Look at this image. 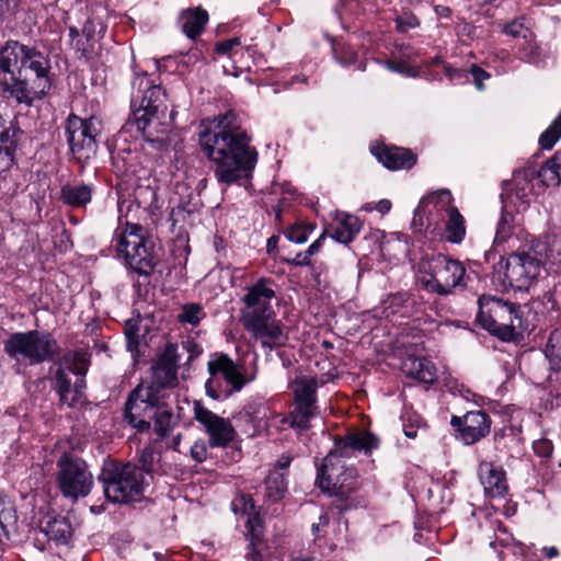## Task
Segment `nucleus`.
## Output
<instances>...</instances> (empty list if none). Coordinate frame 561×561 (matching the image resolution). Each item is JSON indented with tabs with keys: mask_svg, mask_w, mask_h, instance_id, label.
I'll list each match as a JSON object with an SVG mask.
<instances>
[{
	"mask_svg": "<svg viewBox=\"0 0 561 561\" xmlns=\"http://www.w3.org/2000/svg\"><path fill=\"white\" fill-rule=\"evenodd\" d=\"M206 318V312L199 304L191 302L182 306L176 319L182 324L198 325Z\"/></svg>",
	"mask_w": 561,
	"mask_h": 561,
	"instance_id": "nucleus-42",
	"label": "nucleus"
},
{
	"mask_svg": "<svg viewBox=\"0 0 561 561\" xmlns=\"http://www.w3.org/2000/svg\"><path fill=\"white\" fill-rule=\"evenodd\" d=\"M540 551L548 559L557 558L560 554L559 549L554 546L542 547Z\"/></svg>",
	"mask_w": 561,
	"mask_h": 561,
	"instance_id": "nucleus-64",
	"label": "nucleus"
},
{
	"mask_svg": "<svg viewBox=\"0 0 561 561\" xmlns=\"http://www.w3.org/2000/svg\"><path fill=\"white\" fill-rule=\"evenodd\" d=\"M537 178L547 186H556L561 183V151L546 162L537 172Z\"/></svg>",
	"mask_w": 561,
	"mask_h": 561,
	"instance_id": "nucleus-39",
	"label": "nucleus"
},
{
	"mask_svg": "<svg viewBox=\"0 0 561 561\" xmlns=\"http://www.w3.org/2000/svg\"><path fill=\"white\" fill-rule=\"evenodd\" d=\"M449 208H456L453 205L451 193L448 190L433 192L420 201L414 211L413 225L424 226V219L430 225V217L433 215V211L448 214Z\"/></svg>",
	"mask_w": 561,
	"mask_h": 561,
	"instance_id": "nucleus-24",
	"label": "nucleus"
},
{
	"mask_svg": "<svg viewBox=\"0 0 561 561\" xmlns=\"http://www.w3.org/2000/svg\"><path fill=\"white\" fill-rule=\"evenodd\" d=\"M273 298H275V290L272 279L262 277L249 286L247 294L242 297L244 308L241 311V321L275 312L272 307Z\"/></svg>",
	"mask_w": 561,
	"mask_h": 561,
	"instance_id": "nucleus-18",
	"label": "nucleus"
},
{
	"mask_svg": "<svg viewBox=\"0 0 561 561\" xmlns=\"http://www.w3.org/2000/svg\"><path fill=\"white\" fill-rule=\"evenodd\" d=\"M133 119L122 129H136L142 137L159 148L168 146L165 134L172 126V111L169 112L164 90L154 84L146 75L137 76L133 81L131 94Z\"/></svg>",
	"mask_w": 561,
	"mask_h": 561,
	"instance_id": "nucleus-3",
	"label": "nucleus"
},
{
	"mask_svg": "<svg viewBox=\"0 0 561 561\" xmlns=\"http://www.w3.org/2000/svg\"><path fill=\"white\" fill-rule=\"evenodd\" d=\"M546 356L554 369L561 367V329L551 332L546 347Z\"/></svg>",
	"mask_w": 561,
	"mask_h": 561,
	"instance_id": "nucleus-43",
	"label": "nucleus"
},
{
	"mask_svg": "<svg viewBox=\"0 0 561 561\" xmlns=\"http://www.w3.org/2000/svg\"><path fill=\"white\" fill-rule=\"evenodd\" d=\"M89 356L83 351L65 354L51 377V388L62 405H73L85 388L84 376L89 368Z\"/></svg>",
	"mask_w": 561,
	"mask_h": 561,
	"instance_id": "nucleus-6",
	"label": "nucleus"
},
{
	"mask_svg": "<svg viewBox=\"0 0 561 561\" xmlns=\"http://www.w3.org/2000/svg\"><path fill=\"white\" fill-rule=\"evenodd\" d=\"M99 480L103 484L106 499L113 503H128L139 497L148 479L136 465L106 462Z\"/></svg>",
	"mask_w": 561,
	"mask_h": 561,
	"instance_id": "nucleus-5",
	"label": "nucleus"
},
{
	"mask_svg": "<svg viewBox=\"0 0 561 561\" xmlns=\"http://www.w3.org/2000/svg\"><path fill=\"white\" fill-rule=\"evenodd\" d=\"M154 432L160 437H165L171 433L178 423V417L173 413L172 408L165 401V397L160 402L154 413Z\"/></svg>",
	"mask_w": 561,
	"mask_h": 561,
	"instance_id": "nucleus-34",
	"label": "nucleus"
},
{
	"mask_svg": "<svg viewBox=\"0 0 561 561\" xmlns=\"http://www.w3.org/2000/svg\"><path fill=\"white\" fill-rule=\"evenodd\" d=\"M503 33L513 37H522L524 39H527L528 36L531 35V32L524 25L523 21L519 19L505 24L503 27Z\"/></svg>",
	"mask_w": 561,
	"mask_h": 561,
	"instance_id": "nucleus-48",
	"label": "nucleus"
},
{
	"mask_svg": "<svg viewBox=\"0 0 561 561\" xmlns=\"http://www.w3.org/2000/svg\"><path fill=\"white\" fill-rule=\"evenodd\" d=\"M179 353V346L169 343L163 354L152 366V382L149 386H156L161 392L164 388H170L178 382V364L182 357Z\"/></svg>",
	"mask_w": 561,
	"mask_h": 561,
	"instance_id": "nucleus-20",
	"label": "nucleus"
},
{
	"mask_svg": "<svg viewBox=\"0 0 561 561\" xmlns=\"http://www.w3.org/2000/svg\"><path fill=\"white\" fill-rule=\"evenodd\" d=\"M263 547H264V542L262 541V539L255 540V543L250 541L247 559L249 561H263V558L261 554Z\"/></svg>",
	"mask_w": 561,
	"mask_h": 561,
	"instance_id": "nucleus-57",
	"label": "nucleus"
},
{
	"mask_svg": "<svg viewBox=\"0 0 561 561\" xmlns=\"http://www.w3.org/2000/svg\"><path fill=\"white\" fill-rule=\"evenodd\" d=\"M232 510L234 513L241 512L242 515L247 516L245 528L247 538L249 541L255 543V540L262 539L264 528L262 519L255 511V505L252 497L248 494H241L238 499L232 502Z\"/></svg>",
	"mask_w": 561,
	"mask_h": 561,
	"instance_id": "nucleus-26",
	"label": "nucleus"
},
{
	"mask_svg": "<svg viewBox=\"0 0 561 561\" xmlns=\"http://www.w3.org/2000/svg\"><path fill=\"white\" fill-rule=\"evenodd\" d=\"M95 187L92 183L73 182L61 186L60 201L72 208H85L91 203Z\"/></svg>",
	"mask_w": 561,
	"mask_h": 561,
	"instance_id": "nucleus-30",
	"label": "nucleus"
},
{
	"mask_svg": "<svg viewBox=\"0 0 561 561\" xmlns=\"http://www.w3.org/2000/svg\"><path fill=\"white\" fill-rule=\"evenodd\" d=\"M388 68L393 71L401 73L405 77H416L417 72L410 65L402 60H393L388 62Z\"/></svg>",
	"mask_w": 561,
	"mask_h": 561,
	"instance_id": "nucleus-52",
	"label": "nucleus"
},
{
	"mask_svg": "<svg viewBox=\"0 0 561 561\" xmlns=\"http://www.w3.org/2000/svg\"><path fill=\"white\" fill-rule=\"evenodd\" d=\"M450 423L459 431L461 439L467 445L474 444L488 435L491 425L489 415L483 411H471L463 417L453 416Z\"/></svg>",
	"mask_w": 561,
	"mask_h": 561,
	"instance_id": "nucleus-22",
	"label": "nucleus"
},
{
	"mask_svg": "<svg viewBox=\"0 0 561 561\" xmlns=\"http://www.w3.org/2000/svg\"><path fill=\"white\" fill-rule=\"evenodd\" d=\"M95 33H96V25L93 20H88L81 31V34L83 37L87 38V42H95Z\"/></svg>",
	"mask_w": 561,
	"mask_h": 561,
	"instance_id": "nucleus-60",
	"label": "nucleus"
},
{
	"mask_svg": "<svg viewBox=\"0 0 561 561\" xmlns=\"http://www.w3.org/2000/svg\"><path fill=\"white\" fill-rule=\"evenodd\" d=\"M101 130L102 121L96 116L83 119L71 114L67 118L65 134L69 149L77 161H88L95 154L96 139Z\"/></svg>",
	"mask_w": 561,
	"mask_h": 561,
	"instance_id": "nucleus-11",
	"label": "nucleus"
},
{
	"mask_svg": "<svg viewBox=\"0 0 561 561\" xmlns=\"http://www.w3.org/2000/svg\"><path fill=\"white\" fill-rule=\"evenodd\" d=\"M45 56L19 42H8L0 50V89L18 103L31 104L49 89Z\"/></svg>",
	"mask_w": 561,
	"mask_h": 561,
	"instance_id": "nucleus-2",
	"label": "nucleus"
},
{
	"mask_svg": "<svg viewBox=\"0 0 561 561\" xmlns=\"http://www.w3.org/2000/svg\"><path fill=\"white\" fill-rule=\"evenodd\" d=\"M353 451H364L366 455L370 454L373 449L378 448L379 440L370 432L365 428L358 430L353 426Z\"/></svg>",
	"mask_w": 561,
	"mask_h": 561,
	"instance_id": "nucleus-41",
	"label": "nucleus"
},
{
	"mask_svg": "<svg viewBox=\"0 0 561 561\" xmlns=\"http://www.w3.org/2000/svg\"><path fill=\"white\" fill-rule=\"evenodd\" d=\"M536 172L534 170H523L514 174L512 183L507 184L502 194V203L516 208L520 211L526 208L533 195Z\"/></svg>",
	"mask_w": 561,
	"mask_h": 561,
	"instance_id": "nucleus-21",
	"label": "nucleus"
},
{
	"mask_svg": "<svg viewBox=\"0 0 561 561\" xmlns=\"http://www.w3.org/2000/svg\"><path fill=\"white\" fill-rule=\"evenodd\" d=\"M413 299L407 293L390 295L383 302L386 316L399 314L400 317L411 316Z\"/></svg>",
	"mask_w": 561,
	"mask_h": 561,
	"instance_id": "nucleus-38",
	"label": "nucleus"
},
{
	"mask_svg": "<svg viewBox=\"0 0 561 561\" xmlns=\"http://www.w3.org/2000/svg\"><path fill=\"white\" fill-rule=\"evenodd\" d=\"M350 216L346 213H336L329 229L330 237L344 244L351 242V224Z\"/></svg>",
	"mask_w": 561,
	"mask_h": 561,
	"instance_id": "nucleus-40",
	"label": "nucleus"
},
{
	"mask_svg": "<svg viewBox=\"0 0 561 561\" xmlns=\"http://www.w3.org/2000/svg\"><path fill=\"white\" fill-rule=\"evenodd\" d=\"M543 259L533 251L530 244L527 251L510 255L505 261V282L517 290H527L535 284L543 270Z\"/></svg>",
	"mask_w": 561,
	"mask_h": 561,
	"instance_id": "nucleus-13",
	"label": "nucleus"
},
{
	"mask_svg": "<svg viewBox=\"0 0 561 561\" xmlns=\"http://www.w3.org/2000/svg\"><path fill=\"white\" fill-rule=\"evenodd\" d=\"M181 350L187 355L186 364H190L203 353V347L192 339L182 341Z\"/></svg>",
	"mask_w": 561,
	"mask_h": 561,
	"instance_id": "nucleus-50",
	"label": "nucleus"
},
{
	"mask_svg": "<svg viewBox=\"0 0 561 561\" xmlns=\"http://www.w3.org/2000/svg\"><path fill=\"white\" fill-rule=\"evenodd\" d=\"M370 152L390 170L410 169L416 162L415 154L411 150L401 147L383 144L374 145L370 146Z\"/></svg>",
	"mask_w": 561,
	"mask_h": 561,
	"instance_id": "nucleus-25",
	"label": "nucleus"
},
{
	"mask_svg": "<svg viewBox=\"0 0 561 561\" xmlns=\"http://www.w3.org/2000/svg\"><path fill=\"white\" fill-rule=\"evenodd\" d=\"M156 462V453L152 447H145L141 450L140 457H139V463L140 466H137L140 470H142L145 478H151L150 473L153 470V466Z\"/></svg>",
	"mask_w": 561,
	"mask_h": 561,
	"instance_id": "nucleus-46",
	"label": "nucleus"
},
{
	"mask_svg": "<svg viewBox=\"0 0 561 561\" xmlns=\"http://www.w3.org/2000/svg\"><path fill=\"white\" fill-rule=\"evenodd\" d=\"M350 0H337L334 5V12L341 21L343 27H346V21L350 16L351 10L348 8Z\"/></svg>",
	"mask_w": 561,
	"mask_h": 561,
	"instance_id": "nucleus-55",
	"label": "nucleus"
},
{
	"mask_svg": "<svg viewBox=\"0 0 561 561\" xmlns=\"http://www.w3.org/2000/svg\"><path fill=\"white\" fill-rule=\"evenodd\" d=\"M16 512L12 504L0 502V545L2 538L7 537V528L16 522Z\"/></svg>",
	"mask_w": 561,
	"mask_h": 561,
	"instance_id": "nucleus-45",
	"label": "nucleus"
},
{
	"mask_svg": "<svg viewBox=\"0 0 561 561\" xmlns=\"http://www.w3.org/2000/svg\"><path fill=\"white\" fill-rule=\"evenodd\" d=\"M445 225L446 239L451 243H460L466 236V221L457 208H449L446 214Z\"/></svg>",
	"mask_w": 561,
	"mask_h": 561,
	"instance_id": "nucleus-36",
	"label": "nucleus"
},
{
	"mask_svg": "<svg viewBox=\"0 0 561 561\" xmlns=\"http://www.w3.org/2000/svg\"><path fill=\"white\" fill-rule=\"evenodd\" d=\"M350 460L351 434H346L317 467V484L323 492L335 497L333 504L340 512L347 511L351 505Z\"/></svg>",
	"mask_w": 561,
	"mask_h": 561,
	"instance_id": "nucleus-4",
	"label": "nucleus"
},
{
	"mask_svg": "<svg viewBox=\"0 0 561 561\" xmlns=\"http://www.w3.org/2000/svg\"><path fill=\"white\" fill-rule=\"evenodd\" d=\"M317 379L310 375L296 377L293 383L295 393V409L289 414L290 425L297 428H307L311 417L316 414Z\"/></svg>",
	"mask_w": 561,
	"mask_h": 561,
	"instance_id": "nucleus-16",
	"label": "nucleus"
},
{
	"mask_svg": "<svg viewBox=\"0 0 561 561\" xmlns=\"http://www.w3.org/2000/svg\"><path fill=\"white\" fill-rule=\"evenodd\" d=\"M194 416L209 435L211 447H225L234 439L236 431L229 420L216 415L199 403H195Z\"/></svg>",
	"mask_w": 561,
	"mask_h": 561,
	"instance_id": "nucleus-19",
	"label": "nucleus"
},
{
	"mask_svg": "<svg viewBox=\"0 0 561 561\" xmlns=\"http://www.w3.org/2000/svg\"><path fill=\"white\" fill-rule=\"evenodd\" d=\"M310 255L307 254V252H300L295 255L294 259L289 260L288 262L296 266H304L310 264Z\"/></svg>",
	"mask_w": 561,
	"mask_h": 561,
	"instance_id": "nucleus-62",
	"label": "nucleus"
},
{
	"mask_svg": "<svg viewBox=\"0 0 561 561\" xmlns=\"http://www.w3.org/2000/svg\"><path fill=\"white\" fill-rule=\"evenodd\" d=\"M72 46L81 51L82 56L88 57L93 50V42H87V38L81 35Z\"/></svg>",
	"mask_w": 561,
	"mask_h": 561,
	"instance_id": "nucleus-59",
	"label": "nucleus"
},
{
	"mask_svg": "<svg viewBox=\"0 0 561 561\" xmlns=\"http://www.w3.org/2000/svg\"><path fill=\"white\" fill-rule=\"evenodd\" d=\"M401 368L408 377L424 383H432L437 378L436 366L425 357L408 356Z\"/></svg>",
	"mask_w": 561,
	"mask_h": 561,
	"instance_id": "nucleus-31",
	"label": "nucleus"
},
{
	"mask_svg": "<svg viewBox=\"0 0 561 561\" xmlns=\"http://www.w3.org/2000/svg\"><path fill=\"white\" fill-rule=\"evenodd\" d=\"M287 492L286 477L282 471L273 469L264 481V494L267 501L278 502Z\"/></svg>",
	"mask_w": 561,
	"mask_h": 561,
	"instance_id": "nucleus-35",
	"label": "nucleus"
},
{
	"mask_svg": "<svg viewBox=\"0 0 561 561\" xmlns=\"http://www.w3.org/2000/svg\"><path fill=\"white\" fill-rule=\"evenodd\" d=\"M478 304V321L502 340H512L516 330L522 329L523 321L517 305L486 295L481 296Z\"/></svg>",
	"mask_w": 561,
	"mask_h": 561,
	"instance_id": "nucleus-8",
	"label": "nucleus"
},
{
	"mask_svg": "<svg viewBox=\"0 0 561 561\" xmlns=\"http://www.w3.org/2000/svg\"><path fill=\"white\" fill-rule=\"evenodd\" d=\"M156 386L138 385L128 396L125 404V419L139 432L150 428L158 405L164 398Z\"/></svg>",
	"mask_w": 561,
	"mask_h": 561,
	"instance_id": "nucleus-12",
	"label": "nucleus"
},
{
	"mask_svg": "<svg viewBox=\"0 0 561 561\" xmlns=\"http://www.w3.org/2000/svg\"><path fill=\"white\" fill-rule=\"evenodd\" d=\"M58 484L64 496L77 500L91 492L93 476L84 460L64 456L58 461Z\"/></svg>",
	"mask_w": 561,
	"mask_h": 561,
	"instance_id": "nucleus-14",
	"label": "nucleus"
},
{
	"mask_svg": "<svg viewBox=\"0 0 561 561\" xmlns=\"http://www.w3.org/2000/svg\"><path fill=\"white\" fill-rule=\"evenodd\" d=\"M510 208L511 206H508V204H503L494 237V244L496 247L507 242L516 229L515 215Z\"/></svg>",
	"mask_w": 561,
	"mask_h": 561,
	"instance_id": "nucleus-37",
	"label": "nucleus"
},
{
	"mask_svg": "<svg viewBox=\"0 0 561 561\" xmlns=\"http://www.w3.org/2000/svg\"><path fill=\"white\" fill-rule=\"evenodd\" d=\"M23 131L14 121L0 115V174L9 171L15 163V152Z\"/></svg>",
	"mask_w": 561,
	"mask_h": 561,
	"instance_id": "nucleus-23",
	"label": "nucleus"
},
{
	"mask_svg": "<svg viewBox=\"0 0 561 561\" xmlns=\"http://www.w3.org/2000/svg\"><path fill=\"white\" fill-rule=\"evenodd\" d=\"M396 24L399 32L405 33L409 30L417 27L420 23L414 14L404 12L402 15L397 16Z\"/></svg>",
	"mask_w": 561,
	"mask_h": 561,
	"instance_id": "nucleus-49",
	"label": "nucleus"
},
{
	"mask_svg": "<svg viewBox=\"0 0 561 561\" xmlns=\"http://www.w3.org/2000/svg\"><path fill=\"white\" fill-rule=\"evenodd\" d=\"M469 72L471 73L473 78V83L478 90H483V81L490 79V73L483 70L481 67L477 65H472L469 69Z\"/></svg>",
	"mask_w": 561,
	"mask_h": 561,
	"instance_id": "nucleus-53",
	"label": "nucleus"
},
{
	"mask_svg": "<svg viewBox=\"0 0 561 561\" xmlns=\"http://www.w3.org/2000/svg\"><path fill=\"white\" fill-rule=\"evenodd\" d=\"M520 59L535 64L539 60V48L533 41V34L525 39V45L520 48Z\"/></svg>",
	"mask_w": 561,
	"mask_h": 561,
	"instance_id": "nucleus-47",
	"label": "nucleus"
},
{
	"mask_svg": "<svg viewBox=\"0 0 561 561\" xmlns=\"http://www.w3.org/2000/svg\"><path fill=\"white\" fill-rule=\"evenodd\" d=\"M533 251L540 255L545 263L549 262L561 270V229L547 233L542 239L531 241Z\"/></svg>",
	"mask_w": 561,
	"mask_h": 561,
	"instance_id": "nucleus-29",
	"label": "nucleus"
},
{
	"mask_svg": "<svg viewBox=\"0 0 561 561\" xmlns=\"http://www.w3.org/2000/svg\"><path fill=\"white\" fill-rule=\"evenodd\" d=\"M480 481L491 497H502L507 492L505 472L489 461H482L479 468Z\"/></svg>",
	"mask_w": 561,
	"mask_h": 561,
	"instance_id": "nucleus-27",
	"label": "nucleus"
},
{
	"mask_svg": "<svg viewBox=\"0 0 561 561\" xmlns=\"http://www.w3.org/2000/svg\"><path fill=\"white\" fill-rule=\"evenodd\" d=\"M539 304H541L543 307L542 310H540L541 312H546V311L550 312L557 308V302L553 298V295L550 291L545 293L541 300L534 301L533 306L537 311H539L538 310Z\"/></svg>",
	"mask_w": 561,
	"mask_h": 561,
	"instance_id": "nucleus-56",
	"label": "nucleus"
},
{
	"mask_svg": "<svg viewBox=\"0 0 561 561\" xmlns=\"http://www.w3.org/2000/svg\"><path fill=\"white\" fill-rule=\"evenodd\" d=\"M199 146L220 184L231 185L252 178L259 154L234 112L227 111L204 121Z\"/></svg>",
	"mask_w": 561,
	"mask_h": 561,
	"instance_id": "nucleus-1",
	"label": "nucleus"
},
{
	"mask_svg": "<svg viewBox=\"0 0 561 561\" xmlns=\"http://www.w3.org/2000/svg\"><path fill=\"white\" fill-rule=\"evenodd\" d=\"M207 22L208 13L199 7L183 10L179 16L181 30L191 39H195L202 34Z\"/></svg>",
	"mask_w": 561,
	"mask_h": 561,
	"instance_id": "nucleus-32",
	"label": "nucleus"
},
{
	"mask_svg": "<svg viewBox=\"0 0 561 561\" xmlns=\"http://www.w3.org/2000/svg\"><path fill=\"white\" fill-rule=\"evenodd\" d=\"M241 322L251 337L268 351L285 345L288 340V334L275 312L252 317Z\"/></svg>",
	"mask_w": 561,
	"mask_h": 561,
	"instance_id": "nucleus-17",
	"label": "nucleus"
},
{
	"mask_svg": "<svg viewBox=\"0 0 561 561\" xmlns=\"http://www.w3.org/2000/svg\"><path fill=\"white\" fill-rule=\"evenodd\" d=\"M127 348L134 351L137 347V333L133 328L126 329Z\"/></svg>",
	"mask_w": 561,
	"mask_h": 561,
	"instance_id": "nucleus-63",
	"label": "nucleus"
},
{
	"mask_svg": "<svg viewBox=\"0 0 561 561\" xmlns=\"http://www.w3.org/2000/svg\"><path fill=\"white\" fill-rule=\"evenodd\" d=\"M3 350L12 359L38 365L58 355L59 346L49 332L31 330L12 333L3 342Z\"/></svg>",
	"mask_w": 561,
	"mask_h": 561,
	"instance_id": "nucleus-7",
	"label": "nucleus"
},
{
	"mask_svg": "<svg viewBox=\"0 0 561 561\" xmlns=\"http://www.w3.org/2000/svg\"><path fill=\"white\" fill-rule=\"evenodd\" d=\"M144 228L137 224H127L125 229L115 234L117 253L126 264L139 275L148 276L154 267V256L144 237Z\"/></svg>",
	"mask_w": 561,
	"mask_h": 561,
	"instance_id": "nucleus-10",
	"label": "nucleus"
},
{
	"mask_svg": "<svg viewBox=\"0 0 561 561\" xmlns=\"http://www.w3.org/2000/svg\"><path fill=\"white\" fill-rule=\"evenodd\" d=\"M308 228L304 225H295L288 229L286 237L289 241L301 244L308 240Z\"/></svg>",
	"mask_w": 561,
	"mask_h": 561,
	"instance_id": "nucleus-51",
	"label": "nucleus"
},
{
	"mask_svg": "<svg viewBox=\"0 0 561 561\" xmlns=\"http://www.w3.org/2000/svg\"><path fill=\"white\" fill-rule=\"evenodd\" d=\"M209 378L205 383L206 393L213 399L230 394L231 390L239 391L244 379L237 365L227 356L219 355L207 364Z\"/></svg>",
	"mask_w": 561,
	"mask_h": 561,
	"instance_id": "nucleus-15",
	"label": "nucleus"
},
{
	"mask_svg": "<svg viewBox=\"0 0 561 561\" xmlns=\"http://www.w3.org/2000/svg\"><path fill=\"white\" fill-rule=\"evenodd\" d=\"M561 137V111L551 125L540 135L539 145L542 149H551Z\"/></svg>",
	"mask_w": 561,
	"mask_h": 561,
	"instance_id": "nucleus-44",
	"label": "nucleus"
},
{
	"mask_svg": "<svg viewBox=\"0 0 561 561\" xmlns=\"http://www.w3.org/2000/svg\"><path fill=\"white\" fill-rule=\"evenodd\" d=\"M241 41L239 37L229 38L216 44V51L219 54H230L234 46H239Z\"/></svg>",
	"mask_w": 561,
	"mask_h": 561,
	"instance_id": "nucleus-58",
	"label": "nucleus"
},
{
	"mask_svg": "<svg viewBox=\"0 0 561 561\" xmlns=\"http://www.w3.org/2000/svg\"><path fill=\"white\" fill-rule=\"evenodd\" d=\"M234 419L237 425L248 437H253L267 428V409L264 405H249Z\"/></svg>",
	"mask_w": 561,
	"mask_h": 561,
	"instance_id": "nucleus-28",
	"label": "nucleus"
},
{
	"mask_svg": "<svg viewBox=\"0 0 561 561\" xmlns=\"http://www.w3.org/2000/svg\"><path fill=\"white\" fill-rule=\"evenodd\" d=\"M46 537L57 546H67L72 538V526L65 516H55L49 518L42 527Z\"/></svg>",
	"mask_w": 561,
	"mask_h": 561,
	"instance_id": "nucleus-33",
	"label": "nucleus"
},
{
	"mask_svg": "<svg viewBox=\"0 0 561 561\" xmlns=\"http://www.w3.org/2000/svg\"><path fill=\"white\" fill-rule=\"evenodd\" d=\"M420 284L428 291L446 296L465 285V266L457 260L438 254L422 263Z\"/></svg>",
	"mask_w": 561,
	"mask_h": 561,
	"instance_id": "nucleus-9",
	"label": "nucleus"
},
{
	"mask_svg": "<svg viewBox=\"0 0 561 561\" xmlns=\"http://www.w3.org/2000/svg\"><path fill=\"white\" fill-rule=\"evenodd\" d=\"M192 457L197 461H203L206 459L207 450L204 444H194L191 448Z\"/></svg>",
	"mask_w": 561,
	"mask_h": 561,
	"instance_id": "nucleus-61",
	"label": "nucleus"
},
{
	"mask_svg": "<svg viewBox=\"0 0 561 561\" xmlns=\"http://www.w3.org/2000/svg\"><path fill=\"white\" fill-rule=\"evenodd\" d=\"M534 451L540 457H550L553 451L551 440L547 438L538 439L533 445Z\"/></svg>",
	"mask_w": 561,
	"mask_h": 561,
	"instance_id": "nucleus-54",
	"label": "nucleus"
}]
</instances>
